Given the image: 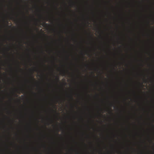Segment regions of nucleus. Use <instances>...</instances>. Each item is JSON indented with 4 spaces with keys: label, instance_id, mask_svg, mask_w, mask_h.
I'll list each match as a JSON object with an SVG mask.
<instances>
[{
    "label": "nucleus",
    "instance_id": "obj_1",
    "mask_svg": "<svg viewBox=\"0 0 154 154\" xmlns=\"http://www.w3.org/2000/svg\"><path fill=\"white\" fill-rule=\"evenodd\" d=\"M61 74L63 76H65L66 74V73L65 71H63L61 73Z\"/></svg>",
    "mask_w": 154,
    "mask_h": 154
},
{
    "label": "nucleus",
    "instance_id": "obj_2",
    "mask_svg": "<svg viewBox=\"0 0 154 154\" xmlns=\"http://www.w3.org/2000/svg\"><path fill=\"white\" fill-rule=\"evenodd\" d=\"M56 79L57 81H58L59 80V78L58 76H57L56 77Z\"/></svg>",
    "mask_w": 154,
    "mask_h": 154
},
{
    "label": "nucleus",
    "instance_id": "obj_3",
    "mask_svg": "<svg viewBox=\"0 0 154 154\" xmlns=\"http://www.w3.org/2000/svg\"><path fill=\"white\" fill-rule=\"evenodd\" d=\"M70 98H71L73 100V98L72 97V96H71L70 97Z\"/></svg>",
    "mask_w": 154,
    "mask_h": 154
},
{
    "label": "nucleus",
    "instance_id": "obj_4",
    "mask_svg": "<svg viewBox=\"0 0 154 154\" xmlns=\"http://www.w3.org/2000/svg\"><path fill=\"white\" fill-rule=\"evenodd\" d=\"M23 16H24V17H25V14L24 13H23Z\"/></svg>",
    "mask_w": 154,
    "mask_h": 154
},
{
    "label": "nucleus",
    "instance_id": "obj_5",
    "mask_svg": "<svg viewBox=\"0 0 154 154\" xmlns=\"http://www.w3.org/2000/svg\"><path fill=\"white\" fill-rule=\"evenodd\" d=\"M76 154H78V152H76Z\"/></svg>",
    "mask_w": 154,
    "mask_h": 154
},
{
    "label": "nucleus",
    "instance_id": "obj_6",
    "mask_svg": "<svg viewBox=\"0 0 154 154\" xmlns=\"http://www.w3.org/2000/svg\"><path fill=\"white\" fill-rule=\"evenodd\" d=\"M110 113H111L112 114V112L111 111H110Z\"/></svg>",
    "mask_w": 154,
    "mask_h": 154
},
{
    "label": "nucleus",
    "instance_id": "obj_7",
    "mask_svg": "<svg viewBox=\"0 0 154 154\" xmlns=\"http://www.w3.org/2000/svg\"><path fill=\"white\" fill-rule=\"evenodd\" d=\"M72 5H74V3H72Z\"/></svg>",
    "mask_w": 154,
    "mask_h": 154
},
{
    "label": "nucleus",
    "instance_id": "obj_8",
    "mask_svg": "<svg viewBox=\"0 0 154 154\" xmlns=\"http://www.w3.org/2000/svg\"><path fill=\"white\" fill-rule=\"evenodd\" d=\"M19 69H21L20 68V67H19Z\"/></svg>",
    "mask_w": 154,
    "mask_h": 154
}]
</instances>
